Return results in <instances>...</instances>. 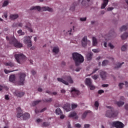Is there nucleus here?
Masks as SVG:
<instances>
[{
  "instance_id": "nucleus-12",
  "label": "nucleus",
  "mask_w": 128,
  "mask_h": 128,
  "mask_svg": "<svg viewBox=\"0 0 128 128\" xmlns=\"http://www.w3.org/2000/svg\"><path fill=\"white\" fill-rule=\"evenodd\" d=\"M68 117L73 118H75V119L78 118V116H76V112H72L70 113V114L68 115Z\"/></svg>"
},
{
  "instance_id": "nucleus-33",
  "label": "nucleus",
  "mask_w": 128,
  "mask_h": 128,
  "mask_svg": "<svg viewBox=\"0 0 128 128\" xmlns=\"http://www.w3.org/2000/svg\"><path fill=\"white\" fill-rule=\"evenodd\" d=\"M8 0H6L3 3L2 6L3 7L6 6H8Z\"/></svg>"
},
{
  "instance_id": "nucleus-54",
  "label": "nucleus",
  "mask_w": 128,
  "mask_h": 128,
  "mask_svg": "<svg viewBox=\"0 0 128 128\" xmlns=\"http://www.w3.org/2000/svg\"><path fill=\"white\" fill-rule=\"evenodd\" d=\"M61 94H66V90L64 89L61 90Z\"/></svg>"
},
{
  "instance_id": "nucleus-17",
  "label": "nucleus",
  "mask_w": 128,
  "mask_h": 128,
  "mask_svg": "<svg viewBox=\"0 0 128 128\" xmlns=\"http://www.w3.org/2000/svg\"><path fill=\"white\" fill-rule=\"evenodd\" d=\"M64 108L66 110V112H70V105L68 104H66L64 106Z\"/></svg>"
},
{
  "instance_id": "nucleus-28",
  "label": "nucleus",
  "mask_w": 128,
  "mask_h": 128,
  "mask_svg": "<svg viewBox=\"0 0 128 128\" xmlns=\"http://www.w3.org/2000/svg\"><path fill=\"white\" fill-rule=\"evenodd\" d=\"M88 86V88H90V90H94L96 89V86H94L92 84H90V85H89Z\"/></svg>"
},
{
  "instance_id": "nucleus-31",
  "label": "nucleus",
  "mask_w": 128,
  "mask_h": 128,
  "mask_svg": "<svg viewBox=\"0 0 128 128\" xmlns=\"http://www.w3.org/2000/svg\"><path fill=\"white\" fill-rule=\"evenodd\" d=\"M128 36V33H125L124 34L122 35L121 36V38L122 40H126V38Z\"/></svg>"
},
{
  "instance_id": "nucleus-58",
  "label": "nucleus",
  "mask_w": 128,
  "mask_h": 128,
  "mask_svg": "<svg viewBox=\"0 0 128 128\" xmlns=\"http://www.w3.org/2000/svg\"><path fill=\"white\" fill-rule=\"evenodd\" d=\"M2 88H4V87L2 86H0V91L2 90Z\"/></svg>"
},
{
  "instance_id": "nucleus-37",
  "label": "nucleus",
  "mask_w": 128,
  "mask_h": 128,
  "mask_svg": "<svg viewBox=\"0 0 128 128\" xmlns=\"http://www.w3.org/2000/svg\"><path fill=\"white\" fill-rule=\"evenodd\" d=\"M42 126H50V124H48V122H44L42 124Z\"/></svg>"
},
{
  "instance_id": "nucleus-26",
  "label": "nucleus",
  "mask_w": 128,
  "mask_h": 128,
  "mask_svg": "<svg viewBox=\"0 0 128 128\" xmlns=\"http://www.w3.org/2000/svg\"><path fill=\"white\" fill-rule=\"evenodd\" d=\"M128 26H122L120 28V30L121 32H124V30H128Z\"/></svg>"
},
{
  "instance_id": "nucleus-64",
  "label": "nucleus",
  "mask_w": 128,
  "mask_h": 128,
  "mask_svg": "<svg viewBox=\"0 0 128 128\" xmlns=\"http://www.w3.org/2000/svg\"><path fill=\"white\" fill-rule=\"evenodd\" d=\"M125 108H126V110H128V105H126V106H125Z\"/></svg>"
},
{
  "instance_id": "nucleus-1",
  "label": "nucleus",
  "mask_w": 128,
  "mask_h": 128,
  "mask_svg": "<svg viewBox=\"0 0 128 128\" xmlns=\"http://www.w3.org/2000/svg\"><path fill=\"white\" fill-rule=\"evenodd\" d=\"M24 78H26V74L24 73H21L20 74L18 80H16V75L12 74L10 76L9 80L10 82H18L20 86H22L24 82Z\"/></svg>"
},
{
  "instance_id": "nucleus-61",
  "label": "nucleus",
  "mask_w": 128,
  "mask_h": 128,
  "mask_svg": "<svg viewBox=\"0 0 128 128\" xmlns=\"http://www.w3.org/2000/svg\"><path fill=\"white\" fill-rule=\"evenodd\" d=\"M32 74H36V71L32 70Z\"/></svg>"
},
{
  "instance_id": "nucleus-30",
  "label": "nucleus",
  "mask_w": 128,
  "mask_h": 128,
  "mask_svg": "<svg viewBox=\"0 0 128 128\" xmlns=\"http://www.w3.org/2000/svg\"><path fill=\"white\" fill-rule=\"evenodd\" d=\"M116 104L117 106H124V102H117Z\"/></svg>"
},
{
  "instance_id": "nucleus-25",
  "label": "nucleus",
  "mask_w": 128,
  "mask_h": 128,
  "mask_svg": "<svg viewBox=\"0 0 128 128\" xmlns=\"http://www.w3.org/2000/svg\"><path fill=\"white\" fill-rule=\"evenodd\" d=\"M56 114H62V110H60V108H58L56 110Z\"/></svg>"
},
{
  "instance_id": "nucleus-8",
  "label": "nucleus",
  "mask_w": 128,
  "mask_h": 128,
  "mask_svg": "<svg viewBox=\"0 0 128 128\" xmlns=\"http://www.w3.org/2000/svg\"><path fill=\"white\" fill-rule=\"evenodd\" d=\"M112 126H114L116 128H124V125L122 122L118 121L114 122L112 124Z\"/></svg>"
},
{
  "instance_id": "nucleus-21",
  "label": "nucleus",
  "mask_w": 128,
  "mask_h": 128,
  "mask_svg": "<svg viewBox=\"0 0 128 128\" xmlns=\"http://www.w3.org/2000/svg\"><path fill=\"white\" fill-rule=\"evenodd\" d=\"M100 76L102 78V80H104L106 78V74L105 73V72H102L100 73Z\"/></svg>"
},
{
  "instance_id": "nucleus-19",
  "label": "nucleus",
  "mask_w": 128,
  "mask_h": 128,
  "mask_svg": "<svg viewBox=\"0 0 128 128\" xmlns=\"http://www.w3.org/2000/svg\"><path fill=\"white\" fill-rule=\"evenodd\" d=\"M30 114H28V113H26L24 114L23 116V120H28V118H30Z\"/></svg>"
},
{
  "instance_id": "nucleus-50",
  "label": "nucleus",
  "mask_w": 128,
  "mask_h": 128,
  "mask_svg": "<svg viewBox=\"0 0 128 128\" xmlns=\"http://www.w3.org/2000/svg\"><path fill=\"white\" fill-rule=\"evenodd\" d=\"M122 64H124V62L122 63V64H120V63H118V66L116 67V68H120V66H122Z\"/></svg>"
},
{
  "instance_id": "nucleus-63",
  "label": "nucleus",
  "mask_w": 128,
  "mask_h": 128,
  "mask_svg": "<svg viewBox=\"0 0 128 128\" xmlns=\"http://www.w3.org/2000/svg\"><path fill=\"white\" fill-rule=\"evenodd\" d=\"M104 46H105V48H106V42L104 43Z\"/></svg>"
},
{
  "instance_id": "nucleus-9",
  "label": "nucleus",
  "mask_w": 128,
  "mask_h": 128,
  "mask_svg": "<svg viewBox=\"0 0 128 128\" xmlns=\"http://www.w3.org/2000/svg\"><path fill=\"white\" fill-rule=\"evenodd\" d=\"M90 44V40H88V38L86 36H84L82 40V46L84 47L86 46V45L88 44Z\"/></svg>"
},
{
  "instance_id": "nucleus-49",
  "label": "nucleus",
  "mask_w": 128,
  "mask_h": 128,
  "mask_svg": "<svg viewBox=\"0 0 128 128\" xmlns=\"http://www.w3.org/2000/svg\"><path fill=\"white\" fill-rule=\"evenodd\" d=\"M80 20H81V22H84V20H86V18H80Z\"/></svg>"
},
{
  "instance_id": "nucleus-39",
  "label": "nucleus",
  "mask_w": 128,
  "mask_h": 128,
  "mask_svg": "<svg viewBox=\"0 0 128 128\" xmlns=\"http://www.w3.org/2000/svg\"><path fill=\"white\" fill-rule=\"evenodd\" d=\"M72 109L74 110V108H78V104H72Z\"/></svg>"
},
{
  "instance_id": "nucleus-29",
  "label": "nucleus",
  "mask_w": 128,
  "mask_h": 128,
  "mask_svg": "<svg viewBox=\"0 0 128 128\" xmlns=\"http://www.w3.org/2000/svg\"><path fill=\"white\" fill-rule=\"evenodd\" d=\"M126 48H128V45H124L123 46L121 50L122 52H126Z\"/></svg>"
},
{
  "instance_id": "nucleus-40",
  "label": "nucleus",
  "mask_w": 128,
  "mask_h": 128,
  "mask_svg": "<svg viewBox=\"0 0 128 128\" xmlns=\"http://www.w3.org/2000/svg\"><path fill=\"white\" fill-rule=\"evenodd\" d=\"M108 46H110V48H111V50H112V48H114V45H112L111 43H109L108 44Z\"/></svg>"
},
{
  "instance_id": "nucleus-35",
  "label": "nucleus",
  "mask_w": 128,
  "mask_h": 128,
  "mask_svg": "<svg viewBox=\"0 0 128 128\" xmlns=\"http://www.w3.org/2000/svg\"><path fill=\"white\" fill-rule=\"evenodd\" d=\"M40 100H36L33 102L32 104L33 106H36L38 104H40Z\"/></svg>"
},
{
  "instance_id": "nucleus-2",
  "label": "nucleus",
  "mask_w": 128,
  "mask_h": 128,
  "mask_svg": "<svg viewBox=\"0 0 128 128\" xmlns=\"http://www.w3.org/2000/svg\"><path fill=\"white\" fill-rule=\"evenodd\" d=\"M72 58L74 60L75 62L76 66H78V64H82V62H84V56L76 52L72 54Z\"/></svg>"
},
{
  "instance_id": "nucleus-48",
  "label": "nucleus",
  "mask_w": 128,
  "mask_h": 128,
  "mask_svg": "<svg viewBox=\"0 0 128 128\" xmlns=\"http://www.w3.org/2000/svg\"><path fill=\"white\" fill-rule=\"evenodd\" d=\"M42 120L38 118L36 120V122H42Z\"/></svg>"
},
{
  "instance_id": "nucleus-36",
  "label": "nucleus",
  "mask_w": 128,
  "mask_h": 128,
  "mask_svg": "<svg viewBox=\"0 0 128 128\" xmlns=\"http://www.w3.org/2000/svg\"><path fill=\"white\" fill-rule=\"evenodd\" d=\"M108 64V60H104L102 63V66H106Z\"/></svg>"
},
{
  "instance_id": "nucleus-60",
  "label": "nucleus",
  "mask_w": 128,
  "mask_h": 128,
  "mask_svg": "<svg viewBox=\"0 0 128 128\" xmlns=\"http://www.w3.org/2000/svg\"><path fill=\"white\" fill-rule=\"evenodd\" d=\"M38 92H42V88H38Z\"/></svg>"
},
{
  "instance_id": "nucleus-44",
  "label": "nucleus",
  "mask_w": 128,
  "mask_h": 128,
  "mask_svg": "<svg viewBox=\"0 0 128 128\" xmlns=\"http://www.w3.org/2000/svg\"><path fill=\"white\" fill-rule=\"evenodd\" d=\"M92 52H100V50H98V49H93Z\"/></svg>"
},
{
  "instance_id": "nucleus-14",
  "label": "nucleus",
  "mask_w": 128,
  "mask_h": 128,
  "mask_svg": "<svg viewBox=\"0 0 128 128\" xmlns=\"http://www.w3.org/2000/svg\"><path fill=\"white\" fill-rule=\"evenodd\" d=\"M17 110L18 113L17 114V118H20V116H22V109L20 108H17Z\"/></svg>"
},
{
  "instance_id": "nucleus-15",
  "label": "nucleus",
  "mask_w": 128,
  "mask_h": 128,
  "mask_svg": "<svg viewBox=\"0 0 128 128\" xmlns=\"http://www.w3.org/2000/svg\"><path fill=\"white\" fill-rule=\"evenodd\" d=\"M108 2V0H104V4H102L101 8H104Z\"/></svg>"
},
{
  "instance_id": "nucleus-45",
  "label": "nucleus",
  "mask_w": 128,
  "mask_h": 128,
  "mask_svg": "<svg viewBox=\"0 0 128 128\" xmlns=\"http://www.w3.org/2000/svg\"><path fill=\"white\" fill-rule=\"evenodd\" d=\"M90 126V125L88 124H85L84 125V128H89Z\"/></svg>"
},
{
  "instance_id": "nucleus-20",
  "label": "nucleus",
  "mask_w": 128,
  "mask_h": 128,
  "mask_svg": "<svg viewBox=\"0 0 128 128\" xmlns=\"http://www.w3.org/2000/svg\"><path fill=\"white\" fill-rule=\"evenodd\" d=\"M92 44L94 46H96L98 44V40L96 37H92Z\"/></svg>"
},
{
  "instance_id": "nucleus-56",
  "label": "nucleus",
  "mask_w": 128,
  "mask_h": 128,
  "mask_svg": "<svg viewBox=\"0 0 128 128\" xmlns=\"http://www.w3.org/2000/svg\"><path fill=\"white\" fill-rule=\"evenodd\" d=\"M124 100V96H121L120 98V100Z\"/></svg>"
},
{
  "instance_id": "nucleus-34",
  "label": "nucleus",
  "mask_w": 128,
  "mask_h": 128,
  "mask_svg": "<svg viewBox=\"0 0 128 128\" xmlns=\"http://www.w3.org/2000/svg\"><path fill=\"white\" fill-rule=\"evenodd\" d=\"M18 32L20 36H24V32H22V30H19Z\"/></svg>"
},
{
  "instance_id": "nucleus-59",
  "label": "nucleus",
  "mask_w": 128,
  "mask_h": 128,
  "mask_svg": "<svg viewBox=\"0 0 128 128\" xmlns=\"http://www.w3.org/2000/svg\"><path fill=\"white\" fill-rule=\"evenodd\" d=\"M98 69H95L93 71V72H92V74H94V72H96V70H98Z\"/></svg>"
},
{
  "instance_id": "nucleus-7",
  "label": "nucleus",
  "mask_w": 128,
  "mask_h": 128,
  "mask_svg": "<svg viewBox=\"0 0 128 128\" xmlns=\"http://www.w3.org/2000/svg\"><path fill=\"white\" fill-rule=\"evenodd\" d=\"M30 38H32V36H25L24 37V42L27 45V46L28 48H30L32 46V41H30Z\"/></svg>"
},
{
  "instance_id": "nucleus-3",
  "label": "nucleus",
  "mask_w": 128,
  "mask_h": 128,
  "mask_svg": "<svg viewBox=\"0 0 128 128\" xmlns=\"http://www.w3.org/2000/svg\"><path fill=\"white\" fill-rule=\"evenodd\" d=\"M57 80L58 82H62L64 84H66V86H68V84H74V80L72 78V77L70 76H66L63 78H58Z\"/></svg>"
},
{
  "instance_id": "nucleus-55",
  "label": "nucleus",
  "mask_w": 128,
  "mask_h": 128,
  "mask_svg": "<svg viewBox=\"0 0 128 128\" xmlns=\"http://www.w3.org/2000/svg\"><path fill=\"white\" fill-rule=\"evenodd\" d=\"M102 88H107V86H108V84H102Z\"/></svg>"
},
{
  "instance_id": "nucleus-53",
  "label": "nucleus",
  "mask_w": 128,
  "mask_h": 128,
  "mask_svg": "<svg viewBox=\"0 0 128 128\" xmlns=\"http://www.w3.org/2000/svg\"><path fill=\"white\" fill-rule=\"evenodd\" d=\"M112 10H114V8L112 7H110L108 8V11Z\"/></svg>"
},
{
  "instance_id": "nucleus-62",
  "label": "nucleus",
  "mask_w": 128,
  "mask_h": 128,
  "mask_svg": "<svg viewBox=\"0 0 128 128\" xmlns=\"http://www.w3.org/2000/svg\"><path fill=\"white\" fill-rule=\"evenodd\" d=\"M4 16L5 18H8V15H6V14H5L4 15Z\"/></svg>"
},
{
  "instance_id": "nucleus-46",
  "label": "nucleus",
  "mask_w": 128,
  "mask_h": 128,
  "mask_svg": "<svg viewBox=\"0 0 128 128\" xmlns=\"http://www.w3.org/2000/svg\"><path fill=\"white\" fill-rule=\"evenodd\" d=\"M75 127L76 128H82V125H80V124H75Z\"/></svg>"
},
{
  "instance_id": "nucleus-41",
  "label": "nucleus",
  "mask_w": 128,
  "mask_h": 128,
  "mask_svg": "<svg viewBox=\"0 0 128 128\" xmlns=\"http://www.w3.org/2000/svg\"><path fill=\"white\" fill-rule=\"evenodd\" d=\"M44 110H46V108H43L42 110L38 112V110H36L35 112L36 114H38V112H44Z\"/></svg>"
},
{
  "instance_id": "nucleus-4",
  "label": "nucleus",
  "mask_w": 128,
  "mask_h": 128,
  "mask_svg": "<svg viewBox=\"0 0 128 128\" xmlns=\"http://www.w3.org/2000/svg\"><path fill=\"white\" fill-rule=\"evenodd\" d=\"M15 58L18 64H22L26 60V58L24 55L20 54L15 55Z\"/></svg>"
},
{
  "instance_id": "nucleus-57",
  "label": "nucleus",
  "mask_w": 128,
  "mask_h": 128,
  "mask_svg": "<svg viewBox=\"0 0 128 128\" xmlns=\"http://www.w3.org/2000/svg\"><path fill=\"white\" fill-rule=\"evenodd\" d=\"M5 98H6V100H8V99H9V98H8V96L6 95V96H5Z\"/></svg>"
},
{
  "instance_id": "nucleus-24",
  "label": "nucleus",
  "mask_w": 128,
  "mask_h": 128,
  "mask_svg": "<svg viewBox=\"0 0 128 128\" xmlns=\"http://www.w3.org/2000/svg\"><path fill=\"white\" fill-rule=\"evenodd\" d=\"M18 18V14H12L10 16V20H16V18Z\"/></svg>"
},
{
  "instance_id": "nucleus-32",
  "label": "nucleus",
  "mask_w": 128,
  "mask_h": 128,
  "mask_svg": "<svg viewBox=\"0 0 128 128\" xmlns=\"http://www.w3.org/2000/svg\"><path fill=\"white\" fill-rule=\"evenodd\" d=\"M92 54H88L87 55V59L88 60H92Z\"/></svg>"
},
{
  "instance_id": "nucleus-16",
  "label": "nucleus",
  "mask_w": 128,
  "mask_h": 128,
  "mask_svg": "<svg viewBox=\"0 0 128 128\" xmlns=\"http://www.w3.org/2000/svg\"><path fill=\"white\" fill-rule=\"evenodd\" d=\"M92 80H90V78H88L86 80V86H90V84H92Z\"/></svg>"
},
{
  "instance_id": "nucleus-23",
  "label": "nucleus",
  "mask_w": 128,
  "mask_h": 128,
  "mask_svg": "<svg viewBox=\"0 0 128 128\" xmlns=\"http://www.w3.org/2000/svg\"><path fill=\"white\" fill-rule=\"evenodd\" d=\"M54 54H58L60 52V49L58 48V47H54L52 50Z\"/></svg>"
},
{
  "instance_id": "nucleus-11",
  "label": "nucleus",
  "mask_w": 128,
  "mask_h": 128,
  "mask_svg": "<svg viewBox=\"0 0 128 128\" xmlns=\"http://www.w3.org/2000/svg\"><path fill=\"white\" fill-rule=\"evenodd\" d=\"M13 44L16 46V48L22 47V44L18 42V40H16V38L13 39Z\"/></svg>"
},
{
  "instance_id": "nucleus-51",
  "label": "nucleus",
  "mask_w": 128,
  "mask_h": 128,
  "mask_svg": "<svg viewBox=\"0 0 128 128\" xmlns=\"http://www.w3.org/2000/svg\"><path fill=\"white\" fill-rule=\"evenodd\" d=\"M60 118H61V120H63V118H64V115L61 114H60Z\"/></svg>"
},
{
  "instance_id": "nucleus-42",
  "label": "nucleus",
  "mask_w": 128,
  "mask_h": 128,
  "mask_svg": "<svg viewBox=\"0 0 128 128\" xmlns=\"http://www.w3.org/2000/svg\"><path fill=\"white\" fill-rule=\"evenodd\" d=\"M88 111H86L84 112V114L82 115V118H86V114H88Z\"/></svg>"
},
{
  "instance_id": "nucleus-13",
  "label": "nucleus",
  "mask_w": 128,
  "mask_h": 128,
  "mask_svg": "<svg viewBox=\"0 0 128 128\" xmlns=\"http://www.w3.org/2000/svg\"><path fill=\"white\" fill-rule=\"evenodd\" d=\"M15 94L16 96H18V98H22V96H24V92L16 91L15 92Z\"/></svg>"
},
{
  "instance_id": "nucleus-27",
  "label": "nucleus",
  "mask_w": 128,
  "mask_h": 128,
  "mask_svg": "<svg viewBox=\"0 0 128 128\" xmlns=\"http://www.w3.org/2000/svg\"><path fill=\"white\" fill-rule=\"evenodd\" d=\"M5 66H8L10 68H12L14 66V64L12 62H6L4 64Z\"/></svg>"
},
{
  "instance_id": "nucleus-10",
  "label": "nucleus",
  "mask_w": 128,
  "mask_h": 128,
  "mask_svg": "<svg viewBox=\"0 0 128 128\" xmlns=\"http://www.w3.org/2000/svg\"><path fill=\"white\" fill-rule=\"evenodd\" d=\"M71 93L74 98H76V96H80V91H78V90L77 89H76V88H72Z\"/></svg>"
},
{
  "instance_id": "nucleus-47",
  "label": "nucleus",
  "mask_w": 128,
  "mask_h": 128,
  "mask_svg": "<svg viewBox=\"0 0 128 128\" xmlns=\"http://www.w3.org/2000/svg\"><path fill=\"white\" fill-rule=\"evenodd\" d=\"M4 72L6 74H10V72H12V71H10L8 70H4Z\"/></svg>"
},
{
  "instance_id": "nucleus-6",
  "label": "nucleus",
  "mask_w": 128,
  "mask_h": 128,
  "mask_svg": "<svg viewBox=\"0 0 128 128\" xmlns=\"http://www.w3.org/2000/svg\"><path fill=\"white\" fill-rule=\"evenodd\" d=\"M31 10H37L38 12H40V10H42L43 12H46V10H48V12H52V9L48 7H43L40 8V7L38 6H33L31 8Z\"/></svg>"
},
{
  "instance_id": "nucleus-5",
  "label": "nucleus",
  "mask_w": 128,
  "mask_h": 128,
  "mask_svg": "<svg viewBox=\"0 0 128 128\" xmlns=\"http://www.w3.org/2000/svg\"><path fill=\"white\" fill-rule=\"evenodd\" d=\"M109 108L110 110L106 113V116L107 118H116L118 116V112H112V107H109Z\"/></svg>"
},
{
  "instance_id": "nucleus-38",
  "label": "nucleus",
  "mask_w": 128,
  "mask_h": 128,
  "mask_svg": "<svg viewBox=\"0 0 128 128\" xmlns=\"http://www.w3.org/2000/svg\"><path fill=\"white\" fill-rule=\"evenodd\" d=\"M99 104L98 101H96L94 103V106L96 108V110H98V108Z\"/></svg>"
},
{
  "instance_id": "nucleus-43",
  "label": "nucleus",
  "mask_w": 128,
  "mask_h": 128,
  "mask_svg": "<svg viewBox=\"0 0 128 128\" xmlns=\"http://www.w3.org/2000/svg\"><path fill=\"white\" fill-rule=\"evenodd\" d=\"M98 76L94 75L92 76V78L93 80H98Z\"/></svg>"
},
{
  "instance_id": "nucleus-22",
  "label": "nucleus",
  "mask_w": 128,
  "mask_h": 128,
  "mask_svg": "<svg viewBox=\"0 0 128 128\" xmlns=\"http://www.w3.org/2000/svg\"><path fill=\"white\" fill-rule=\"evenodd\" d=\"M26 28L30 32H32V25L28 23L26 26Z\"/></svg>"
},
{
  "instance_id": "nucleus-52",
  "label": "nucleus",
  "mask_w": 128,
  "mask_h": 128,
  "mask_svg": "<svg viewBox=\"0 0 128 128\" xmlns=\"http://www.w3.org/2000/svg\"><path fill=\"white\" fill-rule=\"evenodd\" d=\"M98 94H103V92H104V91L103 90H100L98 92Z\"/></svg>"
},
{
  "instance_id": "nucleus-18",
  "label": "nucleus",
  "mask_w": 128,
  "mask_h": 128,
  "mask_svg": "<svg viewBox=\"0 0 128 128\" xmlns=\"http://www.w3.org/2000/svg\"><path fill=\"white\" fill-rule=\"evenodd\" d=\"M124 84L126 86H128V82L126 81L124 82V83H120L119 84L120 88V89L122 88V86H124Z\"/></svg>"
}]
</instances>
